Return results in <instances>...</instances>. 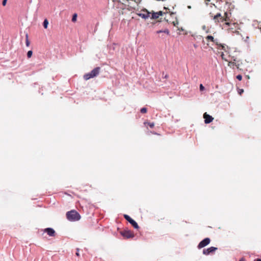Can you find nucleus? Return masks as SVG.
<instances>
[{
	"label": "nucleus",
	"mask_w": 261,
	"mask_h": 261,
	"mask_svg": "<svg viewBox=\"0 0 261 261\" xmlns=\"http://www.w3.org/2000/svg\"><path fill=\"white\" fill-rule=\"evenodd\" d=\"M222 28L223 30L227 31L229 33L235 34L239 35L240 34L239 30H240L239 24L234 22L229 18V21L225 22L221 25Z\"/></svg>",
	"instance_id": "obj_1"
},
{
	"label": "nucleus",
	"mask_w": 261,
	"mask_h": 261,
	"mask_svg": "<svg viewBox=\"0 0 261 261\" xmlns=\"http://www.w3.org/2000/svg\"><path fill=\"white\" fill-rule=\"evenodd\" d=\"M231 15L230 12H226L224 13L223 15L219 13L214 16L213 20L216 23H220L221 25L222 24L229 21Z\"/></svg>",
	"instance_id": "obj_2"
},
{
	"label": "nucleus",
	"mask_w": 261,
	"mask_h": 261,
	"mask_svg": "<svg viewBox=\"0 0 261 261\" xmlns=\"http://www.w3.org/2000/svg\"><path fill=\"white\" fill-rule=\"evenodd\" d=\"M66 217L68 220L71 221H78L80 219V215L75 211L72 210L66 213Z\"/></svg>",
	"instance_id": "obj_3"
},
{
	"label": "nucleus",
	"mask_w": 261,
	"mask_h": 261,
	"mask_svg": "<svg viewBox=\"0 0 261 261\" xmlns=\"http://www.w3.org/2000/svg\"><path fill=\"white\" fill-rule=\"evenodd\" d=\"M205 40L207 41V45H209V42H211L215 44H216L218 47L217 48L220 49H223L225 50V46L223 44H222L221 43H219L218 40L217 39H215L213 36L211 35H208L206 37H205Z\"/></svg>",
	"instance_id": "obj_4"
},
{
	"label": "nucleus",
	"mask_w": 261,
	"mask_h": 261,
	"mask_svg": "<svg viewBox=\"0 0 261 261\" xmlns=\"http://www.w3.org/2000/svg\"><path fill=\"white\" fill-rule=\"evenodd\" d=\"M100 71V67H96L94 69H93L90 72L85 74L84 75V79L87 81L89 80L90 79L96 77L99 74Z\"/></svg>",
	"instance_id": "obj_5"
},
{
	"label": "nucleus",
	"mask_w": 261,
	"mask_h": 261,
	"mask_svg": "<svg viewBox=\"0 0 261 261\" xmlns=\"http://www.w3.org/2000/svg\"><path fill=\"white\" fill-rule=\"evenodd\" d=\"M100 71V67H96L94 69H93L90 72L85 74L84 75V79L87 81L89 80L90 79L96 77L99 74Z\"/></svg>",
	"instance_id": "obj_6"
},
{
	"label": "nucleus",
	"mask_w": 261,
	"mask_h": 261,
	"mask_svg": "<svg viewBox=\"0 0 261 261\" xmlns=\"http://www.w3.org/2000/svg\"><path fill=\"white\" fill-rule=\"evenodd\" d=\"M137 14L141 17L142 18L147 19L150 17V13L146 9H143L139 12L137 13Z\"/></svg>",
	"instance_id": "obj_7"
},
{
	"label": "nucleus",
	"mask_w": 261,
	"mask_h": 261,
	"mask_svg": "<svg viewBox=\"0 0 261 261\" xmlns=\"http://www.w3.org/2000/svg\"><path fill=\"white\" fill-rule=\"evenodd\" d=\"M120 233L123 237L126 239L133 238L134 237L133 232L129 230H124Z\"/></svg>",
	"instance_id": "obj_8"
},
{
	"label": "nucleus",
	"mask_w": 261,
	"mask_h": 261,
	"mask_svg": "<svg viewBox=\"0 0 261 261\" xmlns=\"http://www.w3.org/2000/svg\"><path fill=\"white\" fill-rule=\"evenodd\" d=\"M210 242L211 240L210 238H205L199 243V244L198 245V248L201 249L205 247L206 246L210 244Z\"/></svg>",
	"instance_id": "obj_9"
},
{
	"label": "nucleus",
	"mask_w": 261,
	"mask_h": 261,
	"mask_svg": "<svg viewBox=\"0 0 261 261\" xmlns=\"http://www.w3.org/2000/svg\"><path fill=\"white\" fill-rule=\"evenodd\" d=\"M124 217L127 221H128L132 225V226L135 228L138 229L139 228V226L137 223L133 219H132L128 215H124Z\"/></svg>",
	"instance_id": "obj_10"
},
{
	"label": "nucleus",
	"mask_w": 261,
	"mask_h": 261,
	"mask_svg": "<svg viewBox=\"0 0 261 261\" xmlns=\"http://www.w3.org/2000/svg\"><path fill=\"white\" fill-rule=\"evenodd\" d=\"M218 249L217 247H211L207 249H204L203 250V254L207 255L213 253L215 251Z\"/></svg>",
	"instance_id": "obj_11"
},
{
	"label": "nucleus",
	"mask_w": 261,
	"mask_h": 261,
	"mask_svg": "<svg viewBox=\"0 0 261 261\" xmlns=\"http://www.w3.org/2000/svg\"><path fill=\"white\" fill-rule=\"evenodd\" d=\"M203 118L204 119V122L206 124L211 123L214 120V118L206 113L203 114Z\"/></svg>",
	"instance_id": "obj_12"
},
{
	"label": "nucleus",
	"mask_w": 261,
	"mask_h": 261,
	"mask_svg": "<svg viewBox=\"0 0 261 261\" xmlns=\"http://www.w3.org/2000/svg\"><path fill=\"white\" fill-rule=\"evenodd\" d=\"M45 232H46L49 236L54 237L55 236V231L51 228H47L44 230Z\"/></svg>",
	"instance_id": "obj_13"
},
{
	"label": "nucleus",
	"mask_w": 261,
	"mask_h": 261,
	"mask_svg": "<svg viewBox=\"0 0 261 261\" xmlns=\"http://www.w3.org/2000/svg\"><path fill=\"white\" fill-rule=\"evenodd\" d=\"M163 14V12L161 11L156 13H152L151 14V18L152 19H157L160 16H162Z\"/></svg>",
	"instance_id": "obj_14"
},
{
	"label": "nucleus",
	"mask_w": 261,
	"mask_h": 261,
	"mask_svg": "<svg viewBox=\"0 0 261 261\" xmlns=\"http://www.w3.org/2000/svg\"><path fill=\"white\" fill-rule=\"evenodd\" d=\"M211 0H205V4L207 6H209L211 8H212L213 6L216 7L213 2H211Z\"/></svg>",
	"instance_id": "obj_15"
},
{
	"label": "nucleus",
	"mask_w": 261,
	"mask_h": 261,
	"mask_svg": "<svg viewBox=\"0 0 261 261\" xmlns=\"http://www.w3.org/2000/svg\"><path fill=\"white\" fill-rule=\"evenodd\" d=\"M161 33H166L167 35H169V31L168 30L166 29V30H165L164 31H158L156 32V33L157 34H160Z\"/></svg>",
	"instance_id": "obj_16"
},
{
	"label": "nucleus",
	"mask_w": 261,
	"mask_h": 261,
	"mask_svg": "<svg viewBox=\"0 0 261 261\" xmlns=\"http://www.w3.org/2000/svg\"><path fill=\"white\" fill-rule=\"evenodd\" d=\"M48 24V21L47 19H45L43 21V27L45 29H47Z\"/></svg>",
	"instance_id": "obj_17"
},
{
	"label": "nucleus",
	"mask_w": 261,
	"mask_h": 261,
	"mask_svg": "<svg viewBox=\"0 0 261 261\" xmlns=\"http://www.w3.org/2000/svg\"><path fill=\"white\" fill-rule=\"evenodd\" d=\"M25 44H26V45L27 46H29L30 44V42L29 40V37H28V34H26L25 35Z\"/></svg>",
	"instance_id": "obj_18"
},
{
	"label": "nucleus",
	"mask_w": 261,
	"mask_h": 261,
	"mask_svg": "<svg viewBox=\"0 0 261 261\" xmlns=\"http://www.w3.org/2000/svg\"><path fill=\"white\" fill-rule=\"evenodd\" d=\"M77 17V14L76 13H74L73 15V16H72V21L73 22H75V21H76Z\"/></svg>",
	"instance_id": "obj_19"
},
{
	"label": "nucleus",
	"mask_w": 261,
	"mask_h": 261,
	"mask_svg": "<svg viewBox=\"0 0 261 261\" xmlns=\"http://www.w3.org/2000/svg\"><path fill=\"white\" fill-rule=\"evenodd\" d=\"M32 54H33V52L32 50H29L28 51L27 53V57L30 58L32 57Z\"/></svg>",
	"instance_id": "obj_20"
},
{
	"label": "nucleus",
	"mask_w": 261,
	"mask_h": 261,
	"mask_svg": "<svg viewBox=\"0 0 261 261\" xmlns=\"http://www.w3.org/2000/svg\"><path fill=\"white\" fill-rule=\"evenodd\" d=\"M147 109L146 108H143L140 110L141 113H146L147 112Z\"/></svg>",
	"instance_id": "obj_21"
},
{
	"label": "nucleus",
	"mask_w": 261,
	"mask_h": 261,
	"mask_svg": "<svg viewBox=\"0 0 261 261\" xmlns=\"http://www.w3.org/2000/svg\"><path fill=\"white\" fill-rule=\"evenodd\" d=\"M147 124L150 127L153 128L154 126V123L148 122Z\"/></svg>",
	"instance_id": "obj_22"
},
{
	"label": "nucleus",
	"mask_w": 261,
	"mask_h": 261,
	"mask_svg": "<svg viewBox=\"0 0 261 261\" xmlns=\"http://www.w3.org/2000/svg\"><path fill=\"white\" fill-rule=\"evenodd\" d=\"M237 77V79L238 80H239V81H241V80H242V75H240V74L238 75L237 76V77Z\"/></svg>",
	"instance_id": "obj_23"
},
{
	"label": "nucleus",
	"mask_w": 261,
	"mask_h": 261,
	"mask_svg": "<svg viewBox=\"0 0 261 261\" xmlns=\"http://www.w3.org/2000/svg\"><path fill=\"white\" fill-rule=\"evenodd\" d=\"M199 88H200V91H203V90L204 89V86L202 85V84H200V85Z\"/></svg>",
	"instance_id": "obj_24"
},
{
	"label": "nucleus",
	"mask_w": 261,
	"mask_h": 261,
	"mask_svg": "<svg viewBox=\"0 0 261 261\" xmlns=\"http://www.w3.org/2000/svg\"><path fill=\"white\" fill-rule=\"evenodd\" d=\"M7 0H3L2 4L4 6H5L6 5Z\"/></svg>",
	"instance_id": "obj_25"
},
{
	"label": "nucleus",
	"mask_w": 261,
	"mask_h": 261,
	"mask_svg": "<svg viewBox=\"0 0 261 261\" xmlns=\"http://www.w3.org/2000/svg\"><path fill=\"white\" fill-rule=\"evenodd\" d=\"M76 250H77V252H76V255L77 256H80V254L79 253V249L77 248Z\"/></svg>",
	"instance_id": "obj_26"
},
{
	"label": "nucleus",
	"mask_w": 261,
	"mask_h": 261,
	"mask_svg": "<svg viewBox=\"0 0 261 261\" xmlns=\"http://www.w3.org/2000/svg\"><path fill=\"white\" fill-rule=\"evenodd\" d=\"M243 92H244L243 89H240V90H239V93L240 95H241V94H242V93Z\"/></svg>",
	"instance_id": "obj_27"
},
{
	"label": "nucleus",
	"mask_w": 261,
	"mask_h": 261,
	"mask_svg": "<svg viewBox=\"0 0 261 261\" xmlns=\"http://www.w3.org/2000/svg\"><path fill=\"white\" fill-rule=\"evenodd\" d=\"M255 261H261V259L257 258Z\"/></svg>",
	"instance_id": "obj_28"
},
{
	"label": "nucleus",
	"mask_w": 261,
	"mask_h": 261,
	"mask_svg": "<svg viewBox=\"0 0 261 261\" xmlns=\"http://www.w3.org/2000/svg\"><path fill=\"white\" fill-rule=\"evenodd\" d=\"M240 261H244L243 259L240 260Z\"/></svg>",
	"instance_id": "obj_29"
}]
</instances>
